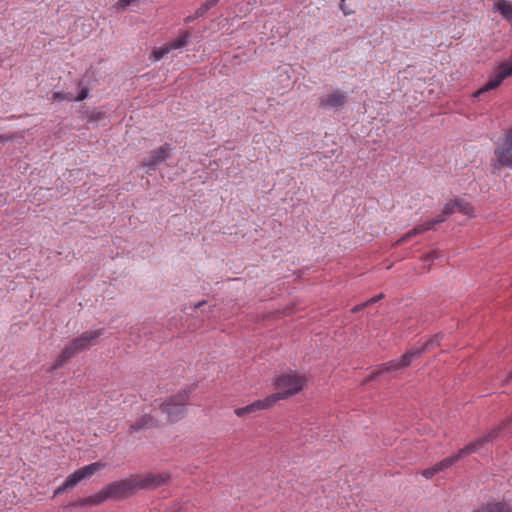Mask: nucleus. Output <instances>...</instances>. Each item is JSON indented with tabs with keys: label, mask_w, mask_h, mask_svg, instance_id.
<instances>
[{
	"label": "nucleus",
	"mask_w": 512,
	"mask_h": 512,
	"mask_svg": "<svg viewBox=\"0 0 512 512\" xmlns=\"http://www.w3.org/2000/svg\"><path fill=\"white\" fill-rule=\"evenodd\" d=\"M168 480L167 474H147L143 477L130 476L106 485L111 498H124L137 489L157 487Z\"/></svg>",
	"instance_id": "nucleus-1"
},
{
	"label": "nucleus",
	"mask_w": 512,
	"mask_h": 512,
	"mask_svg": "<svg viewBox=\"0 0 512 512\" xmlns=\"http://www.w3.org/2000/svg\"><path fill=\"white\" fill-rule=\"evenodd\" d=\"M306 383L307 377L303 373L293 371L283 373L274 378L273 385L276 392L269 396L274 397L276 405L278 401L298 394L306 386Z\"/></svg>",
	"instance_id": "nucleus-2"
},
{
	"label": "nucleus",
	"mask_w": 512,
	"mask_h": 512,
	"mask_svg": "<svg viewBox=\"0 0 512 512\" xmlns=\"http://www.w3.org/2000/svg\"><path fill=\"white\" fill-rule=\"evenodd\" d=\"M189 401V390L183 389L176 395L161 402L160 409L169 422H175L184 417Z\"/></svg>",
	"instance_id": "nucleus-3"
},
{
	"label": "nucleus",
	"mask_w": 512,
	"mask_h": 512,
	"mask_svg": "<svg viewBox=\"0 0 512 512\" xmlns=\"http://www.w3.org/2000/svg\"><path fill=\"white\" fill-rule=\"evenodd\" d=\"M103 467H104V464H102L100 462H95V463H91L89 465H86V466L74 471L72 474H70L66 478V480L63 482V484L60 485L54 491V496H58L60 494H63L67 490L73 489L79 482H81L82 480H85V479H89Z\"/></svg>",
	"instance_id": "nucleus-4"
},
{
	"label": "nucleus",
	"mask_w": 512,
	"mask_h": 512,
	"mask_svg": "<svg viewBox=\"0 0 512 512\" xmlns=\"http://www.w3.org/2000/svg\"><path fill=\"white\" fill-rule=\"evenodd\" d=\"M103 334V329L84 332L65 347V357H75L79 353L94 346L97 339Z\"/></svg>",
	"instance_id": "nucleus-5"
},
{
	"label": "nucleus",
	"mask_w": 512,
	"mask_h": 512,
	"mask_svg": "<svg viewBox=\"0 0 512 512\" xmlns=\"http://www.w3.org/2000/svg\"><path fill=\"white\" fill-rule=\"evenodd\" d=\"M455 205H456L455 200L446 203L442 210L443 217L433 219L426 223H422V224L415 226L413 229H411L405 235H403L400 239H398L396 241L395 245H401L402 243L408 241L412 237L422 234V233L432 229L434 227V225L444 222L447 216L457 212V208L455 207Z\"/></svg>",
	"instance_id": "nucleus-6"
},
{
	"label": "nucleus",
	"mask_w": 512,
	"mask_h": 512,
	"mask_svg": "<svg viewBox=\"0 0 512 512\" xmlns=\"http://www.w3.org/2000/svg\"><path fill=\"white\" fill-rule=\"evenodd\" d=\"M431 345L432 341H428L425 343V345L422 346V348L411 349L407 351L405 354H403L401 357L382 364L378 371V374L384 372H396L400 369L409 366L414 359L418 358L423 351L428 350Z\"/></svg>",
	"instance_id": "nucleus-7"
},
{
	"label": "nucleus",
	"mask_w": 512,
	"mask_h": 512,
	"mask_svg": "<svg viewBox=\"0 0 512 512\" xmlns=\"http://www.w3.org/2000/svg\"><path fill=\"white\" fill-rule=\"evenodd\" d=\"M494 156L497 167H506L512 170V129L499 138Z\"/></svg>",
	"instance_id": "nucleus-8"
},
{
	"label": "nucleus",
	"mask_w": 512,
	"mask_h": 512,
	"mask_svg": "<svg viewBox=\"0 0 512 512\" xmlns=\"http://www.w3.org/2000/svg\"><path fill=\"white\" fill-rule=\"evenodd\" d=\"M507 77H512V58L499 63L496 68L495 74L482 88H480L473 94V97L477 98L485 92L496 89L502 84L504 79H506Z\"/></svg>",
	"instance_id": "nucleus-9"
},
{
	"label": "nucleus",
	"mask_w": 512,
	"mask_h": 512,
	"mask_svg": "<svg viewBox=\"0 0 512 512\" xmlns=\"http://www.w3.org/2000/svg\"><path fill=\"white\" fill-rule=\"evenodd\" d=\"M172 147L170 144H164L154 150L147 159H145L142 163L143 168L146 170L147 173H150L152 171H155L157 166L167 160L171 153H172Z\"/></svg>",
	"instance_id": "nucleus-10"
},
{
	"label": "nucleus",
	"mask_w": 512,
	"mask_h": 512,
	"mask_svg": "<svg viewBox=\"0 0 512 512\" xmlns=\"http://www.w3.org/2000/svg\"><path fill=\"white\" fill-rule=\"evenodd\" d=\"M275 406L274 397H270L269 395L264 399L256 400L253 403L246 405L244 407H239L234 410V413L238 417H245L250 414H254L258 411L268 410Z\"/></svg>",
	"instance_id": "nucleus-11"
},
{
	"label": "nucleus",
	"mask_w": 512,
	"mask_h": 512,
	"mask_svg": "<svg viewBox=\"0 0 512 512\" xmlns=\"http://www.w3.org/2000/svg\"><path fill=\"white\" fill-rule=\"evenodd\" d=\"M499 430L500 428L493 429L489 431L487 435L479 437L474 442L469 443L468 445L460 449L461 454H463V456L465 457L471 453L482 451L487 447L489 443H491L497 437Z\"/></svg>",
	"instance_id": "nucleus-12"
},
{
	"label": "nucleus",
	"mask_w": 512,
	"mask_h": 512,
	"mask_svg": "<svg viewBox=\"0 0 512 512\" xmlns=\"http://www.w3.org/2000/svg\"><path fill=\"white\" fill-rule=\"evenodd\" d=\"M346 100L345 94L340 90H335L320 98L319 105L324 109L337 110L341 108Z\"/></svg>",
	"instance_id": "nucleus-13"
},
{
	"label": "nucleus",
	"mask_w": 512,
	"mask_h": 512,
	"mask_svg": "<svg viewBox=\"0 0 512 512\" xmlns=\"http://www.w3.org/2000/svg\"><path fill=\"white\" fill-rule=\"evenodd\" d=\"M158 421L151 415L142 416L136 423L131 425L130 432H138L140 430L150 429L156 427Z\"/></svg>",
	"instance_id": "nucleus-14"
},
{
	"label": "nucleus",
	"mask_w": 512,
	"mask_h": 512,
	"mask_svg": "<svg viewBox=\"0 0 512 512\" xmlns=\"http://www.w3.org/2000/svg\"><path fill=\"white\" fill-rule=\"evenodd\" d=\"M111 498L109 493H107V487H103L101 491L98 493L91 495L81 501H79V506H85V505H98L106 501L107 499Z\"/></svg>",
	"instance_id": "nucleus-15"
},
{
	"label": "nucleus",
	"mask_w": 512,
	"mask_h": 512,
	"mask_svg": "<svg viewBox=\"0 0 512 512\" xmlns=\"http://www.w3.org/2000/svg\"><path fill=\"white\" fill-rule=\"evenodd\" d=\"M455 204H457L455 205L457 212L468 218H473L475 216L474 208L468 201L464 199H455Z\"/></svg>",
	"instance_id": "nucleus-16"
},
{
	"label": "nucleus",
	"mask_w": 512,
	"mask_h": 512,
	"mask_svg": "<svg viewBox=\"0 0 512 512\" xmlns=\"http://www.w3.org/2000/svg\"><path fill=\"white\" fill-rule=\"evenodd\" d=\"M463 457V454H461V451L459 450L456 454L441 460L435 465L437 466L438 471L441 472L451 467L454 463H456L459 459Z\"/></svg>",
	"instance_id": "nucleus-17"
},
{
	"label": "nucleus",
	"mask_w": 512,
	"mask_h": 512,
	"mask_svg": "<svg viewBox=\"0 0 512 512\" xmlns=\"http://www.w3.org/2000/svg\"><path fill=\"white\" fill-rule=\"evenodd\" d=\"M191 35L188 31L183 32L175 41L168 44L171 51L180 49L188 44L190 41Z\"/></svg>",
	"instance_id": "nucleus-18"
},
{
	"label": "nucleus",
	"mask_w": 512,
	"mask_h": 512,
	"mask_svg": "<svg viewBox=\"0 0 512 512\" xmlns=\"http://www.w3.org/2000/svg\"><path fill=\"white\" fill-rule=\"evenodd\" d=\"M170 52H171V49H170L169 45H166V46H163V47H159V48H155L151 52V54L149 56V59L151 60V62L155 63V62H158L161 59H163Z\"/></svg>",
	"instance_id": "nucleus-19"
},
{
	"label": "nucleus",
	"mask_w": 512,
	"mask_h": 512,
	"mask_svg": "<svg viewBox=\"0 0 512 512\" xmlns=\"http://www.w3.org/2000/svg\"><path fill=\"white\" fill-rule=\"evenodd\" d=\"M490 512H512V508L505 502H488Z\"/></svg>",
	"instance_id": "nucleus-20"
},
{
	"label": "nucleus",
	"mask_w": 512,
	"mask_h": 512,
	"mask_svg": "<svg viewBox=\"0 0 512 512\" xmlns=\"http://www.w3.org/2000/svg\"><path fill=\"white\" fill-rule=\"evenodd\" d=\"M277 78L281 83L282 89H288L291 86V79L288 71H280Z\"/></svg>",
	"instance_id": "nucleus-21"
},
{
	"label": "nucleus",
	"mask_w": 512,
	"mask_h": 512,
	"mask_svg": "<svg viewBox=\"0 0 512 512\" xmlns=\"http://www.w3.org/2000/svg\"><path fill=\"white\" fill-rule=\"evenodd\" d=\"M52 100L54 101H73L74 96L71 93L65 92H54L52 94Z\"/></svg>",
	"instance_id": "nucleus-22"
},
{
	"label": "nucleus",
	"mask_w": 512,
	"mask_h": 512,
	"mask_svg": "<svg viewBox=\"0 0 512 512\" xmlns=\"http://www.w3.org/2000/svg\"><path fill=\"white\" fill-rule=\"evenodd\" d=\"M141 0H118L114 4V8L118 10H123L128 6L137 5Z\"/></svg>",
	"instance_id": "nucleus-23"
},
{
	"label": "nucleus",
	"mask_w": 512,
	"mask_h": 512,
	"mask_svg": "<svg viewBox=\"0 0 512 512\" xmlns=\"http://www.w3.org/2000/svg\"><path fill=\"white\" fill-rule=\"evenodd\" d=\"M73 357H65V349L62 351V354L57 358V360L52 364L51 370H57L61 368L65 362L69 361Z\"/></svg>",
	"instance_id": "nucleus-24"
},
{
	"label": "nucleus",
	"mask_w": 512,
	"mask_h": 512,
	"mask_svg": "<svg viewBox=\"0 0 512 512\" xmlns=\"http://www.w3.org/2000/svg\"><path fill=\"white\" fill-rule=\"evenodd\" d=\"M206 13H207V12L205 11V9H204L202 6H200V7L195 11V13H194V14L189 15V16H187V17H185L184 22H185V23H190V22H192V21H194V20H196V19H198V18L203 17Z\"/></svg>",
	"instance_id": "nucleus-25"
},
{
	"label": "nucleus",
	"mask_w": 512,
	"mask_h": 512,
	"mask_svg": "<svg viewBox=\"0 0 512 512\" xmlns=\"http://www.w3.org/2000/svg\"><path fill=\"white\" fill-rule=\"evenodd\" d=\"M89 96V89L87 86H82L80 92L74 97L73 101H83Z\"/></svg>",
	"instance_id": "nucleus-26"
},
{
	"label": "nucleus",
	"mask_w": 512,
	"mask_h": 512,
	"mask_svg": "<svg viewBox=\"0 0 512 512\" xmlns=\"http://www.w3.org/2000/svg\"><path fill=\"white\" fill-rule=\"evenodd\" d=\"M437 473H439V471H438V469H437V466H436V465H434V466H432V467H429V468H427V469H424V470L422 471V473H421V474H422V476H423L424 478H426V479H430V478H432V477H433L435 474H437Z\"/></svg>",
	"instance_id": "nucleus-27"
},
{
	"label": "nucleus",
	"mask_w": 512,
	"mask_h": 512,
	"mask_svg": "<svg viewBox=\"0 0 512 512\" xmlns=\"http://www.w3.org/2000/svg\"><path fill=\"white\" fill-rule=\"evenodd\" d=\"M382 297V295H378L376 297H373L371 298L370 300H368L367 302L363 303V304H360V305H357L355 306L353 309H352V312H358L360 310H362L364 307H366L367 305L371 304V303H374L376 302L378 299H380Z\"/></svg>",
	"instance_id": "nucleus-28"
},
{
	"label": "nucleus",
	"mask_w": 512,
	"mask_h": 512,
	"mask_svg": "<svg viewBox=\"0 0 512 512\" xmlns=\"http://www.w3.org/2000/svg\"><path fill=\"white\" fill-rule=\"evenodd\" d=\"M220 0H206L201 6L208 12L212 7H214Z\"/></svg>",
	"instance_id": "nucleus-29"
},
{
	"label": "nucleus",
	"mask_w": 512,
	"mask_h": 512,
	"mask_svg": "<svg viewBox=\"0 0 512 512\" xmlns=\"http://www.w3.org/2000/svg\"><path fill=\"white\" fill-rule=\"evenodd\" d=\"M437 257L436 253L435 252H430L428 253L427 255L424 256L423 258V262L426 264V263H430L432 262L435 258Z\"/></svg>",
	"instance_id": "nucleus-30"
},
{
	"label": "nucleus",
	"mask_w": 512,
	"mask_h": 512,
	"mask_svg": "<svg viewBox=\"0 0 512 512\" xmlns=\"http://www.w3.org/2000/svg\"><path fill=\"white\" fill-rule=\"evenodd\" d=\"M14 139V136L11 134H0V143L8 142Z\"/></svg>",
	"instance_id": "nucleus-31"
},
{
	"label": "nucleus",
	"mask_w": 512,
	"mask_h": 512,
	"mask_svg": "<svg viewBox=\"0 0 512 512\" xmlns=\"http://www.w3.org/2000/svg\"><path fill=\"white\" fill-rule=\"evenodd\" d=\"M472 512H490L489 507L487 504L482 505L481 507L473 510Z\"/></svg>",
	"instance_id": "nucleus-32"
},
{
	"label": "nucleus",
	"mask_w": 512,
	"mask_h": 512,
	"mask_svg": "<svg viewBox=\"0 0 512 512\" xmlns=\"http://www.w3.org/2000/svg\"><path fill=\"white\" fill-rule=\"evenodd\" d=\"M205 303H206L205 301H201V302L197 303V304L194 306V308H195V309H198V308H200L201 306H203Z\"/></svg>",
	"instance_id": "nucleus-33"
},
{
	"label": "nucleus",
	"mask_w": 512,
	"mask_h": 512,
	"mask_svg": "<svg viewBox=\"0 0 512 512\" xmlns=\"http://www.w3.org/2000/svg\"><path fill=\"white\" fill-rule=\"evenodd\" d=\"M512 379V371L510 372L509 376H508V379L507 381L511 380Z\"/></svg>",
	"instance_id": "nucleus-34"
}]
</instances>
